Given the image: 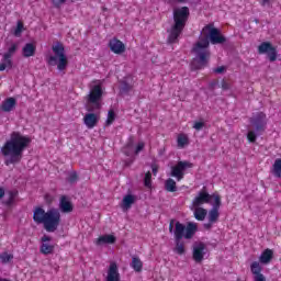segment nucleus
I'll return each instance as SVG.
<instances>
[{
    "label": "nucleus",
    "instance_id": "de8ad7c7",
    "mask_svg": "<svg viewBox=\"0 0 281 281\" xmlns=\"http://www.w3.org/2000/svg\"><path fill=\"white\" fill-rule=\"evenodd\" d=\"M4 195H5V191L2 188H0V199H3Z\"/></svg>",
    "mask_w": 281,
    "mask_h": 281
},
{
    "label": "nucleus",
    "instance_id": "c03bdc74",
    "mask_svg": "<svg viewBox=\"0 0 281 281\" xmlns=\"http://www.w3.org/2000/svg\"><path fill=\"white\" fill-rule=\"evenodd\" d=\"M128 150H133V145L132 144H130L125 147L124 153L127 154V155H131V151H128Z\"/></svg>",
    "mask_w": 281,
    "mask_h": 281
},
{
    "label": "nucleus",
    "instance_id": "7ed1b4c3",
    "mask_svg": "<svg viewBox=\"0 0 281 281\" xmlns=\"http://www.w3.org/2000/svg\"><path fill=\"white\" fill-rule=\"evenodd\" d=\"M89 89V93L85 97L86 110L89 113L83 116V124L87 128H95L98 122H100V114L93 113V111H100L102 109V95H104L102 81H92Z\"/></svg>",
    "mask_w": 281,
    "mask_h": 281
},
{
    "label": "nucleus",
    "instance_id": "e433bc0d",
    "mask_svg": "<svg viewBox=\"0 0 281 281\" xmlns=\"http://www.w3.org/2000/svg\"><path fill=\"white\" fill-rule=\"evenodd\" d=\"M256 137H257L256 132H254V131L248 132V134H247L248 142H251V143L256 142Z\"/></svg>",
    "mask_w": 281,
    "mask_h": 281
},
{
    "label": "nucleus",
    "instance_id": "2eb2a0df",
    "mask_svg": "<svg viewBox=\"0 0 281 281\" xmlns=\"http://www.w3.org/2000/svg\"><path fill=\"white\" fill-rule=\"evenodd\" d=\"M252 125L255 126L256 131H265L267 126V114L260 112L252 121Z\"/></svg>",
    "mask_w": 281,
    "mask_h": 281
},
{
    "label": "nucleus",
    "instance_id": "412c9836",
    "mask_svg": "<svg viewBox=\"0 0 281 281\" xmlns=\"http://www.w3.org/2000/svg\"><path fill=\"white\" fill-rule=\"evenodd\" d=\"M115 240H117L114 235H102L95 239V245L102 247V245H114Z\"/></svg>",
    "mask_w": 281,
    "mask_h": 281
},
{
    "label": "nucleus",
    "instance_id": "aec40b11",
    "mask_svg": "<svg viewBox=\"0 0 281 281\" xmlns=\"http://www.w3.org/2000/svg\"><path fill=\"white\" fill-rule=\"evenodd\" d=\"M273 260V251L269 248L265 249L259 256V265H270Z\"/></svg>",
    "mask_w": 281,
    "mask_h": 281
},
{
    "label": "nucleus",
    "instance_id": "0eeeda50",
    "mask_svg": "<svg viewBox=\"0 0 281 281\" xmlns=\"http://www.w3.org/2000/svg\"><path fill=\"white\" fill-rule=\"evenodd\" d=\"M53 54L48 57V65L50 67H57L58 71H65L67 66L69 65V59L67 58V54H65V46L57 42L52 46Z\"/></svg>",
    "mask_w": 281,
    "mask_h": 281
},
{
    "label": "nucleus",
    "instance_id": "6e6552de",
    "mask_svg": "<svg viewBox=\"0 0 281 281\" xmlns=\"http://www.w3.org/2000/svg\"><path fill=\"white\" fill-rule=\"evenodd\" d=\"M194 168V165L190 161H179L177 165L171 167V177H175L177 181H181L186 177V171Z\"/></svg>",
    "mask_w": 281,
    "mask_h": 281
},
{
    "label": "nucleus",
    "instance_id": "ea45409f",
    "mask_svg": "<svg viewBox=\"0 0 281 281\" xmlns=\"http://www.w3.org/2000/svg\"><path fill=\"white\" fill-rule=\"evenodd\" d=\"M55 8H60V5H63V3H67V0H54L53 1Z\"/></svg>",
    "mask_w": 281,
    "mask_h": 281
},
{
    "label": "nucleus",
    "instance_id": "603ef678",
    "mask_svg": "<svg viewBox=\"0 0 281 281\" xmlns=\"http://www.w3.org/2000/svg\"><path fill=\"white\" fill-rule=\"evenodd\" d=\"M170 232H172V224H170Z\"/></svg>",
    "mask_w": 281,
    "mask_h": 281
},
{
    "label": "nucleus",
    "instance_id": "4be33fe9",
    "mask_svg": "<svg viewBox=\"0 0 281 281\" xmlns=\"http://www.w3.org/2000/svg\"><path fill=\"white\" fill-rule=\"evenodd\" d=\"M22 54L24 58H32L36 54V45L32 43L25 44V46L22 48Z\"/></svg>",
    "mask_w": 281,
    "mask_h": 281
},
{
    "label": "nucleus",
    "instance_id": "cd10ccee",
    "mask_svg": "<svg viewBox=\"0 0 281 281\" xmlns=\"http://www.w3.org/2000/svg\"><path fill=\"white\" fill-rule=\"evenodd\" d=\"M272 175L281 179V158H277L272 165Z\"/></svg>",
    "mask_w": 281,
    "mask_h": 281
},
{
    "label": "nucleus",
    "instance_id": "79ce46f5",
    "mask_svg": "<svg viewBox=\"0 0 281 281\" xmlns=\"http://www.w3.org/2000/svg\"><path fill=\"white\" fill-rule=\"evenodd\" d=\"M14 196H16V192H9V204L12 203V201H14Z\"/></svg>",
    "mask_w": 281,
    "mask_h": 281
},
{
    "label": "nucleus",
    "instance_id": "39448f33",
    "mask_svg": "<svg viewBox=\"0 0 281 281\" xmlns=\"http://www.w3.org/2000/svg\"><path fill=\"white\" fill-rule=\"evenodd\" d=\"M199 229V226L194 222H189L186 225L181 224L180 222L176 223V229H175V238H176V248L175 252L179 256H183L186 254V246L180 243L181 238H186L187 240H190V238H193L196 234V231Z\"/></svg>",
    "mask_w": 281,
    "mask_h": 281
},
{
    "label": "nucleus",
    "instance_id": "9d476101",
    "mask_svg": "<svg viewBox=\"0 0 281 281\" xmlns=\"http://www.w3.org/2000/svg\"><path fill=\"white\" fill-rule=\"evenodd\" d=\"M105 281H122L120 268L115 261H111L106 270Z\"/></svg>",
    "mask_w": 281,
    "mask_h": 281
},
{
    "label": "nucleus",
    "instance_id": "8fccbe9b",
    "mask_svg": "<svg viewBox=\"0 0 281 281\" xmlns=\"http://www.w3.org/2000/svg\"><path fill=\"white\" fill-rule=\"evenodd\" d=\"M265 3H269V0H262L263 5H265Z\"/></svg>",
    "mask_w": 281,
    "mask_h": 281
},
{
    "label": "nucleus",
    "instance_id": "393cba45",
    "mask_svg": "<svg viewBox=\"0 0 281 281\" xmlns=\"http://www.w3.org/2000/svg\"><path fill=\"white\" fill-rule=\"evenodd\" d=\"M12 68V57L8 55H2V59L0 61V71H9Z\"/></svg>",
    "mask_w": 281,
    "mask_h": 281
},
{
    "label": "nucleus",
    "instance_id": "f8f14e48",
    "mask_svg": "<svg viewBox=\"0 0 281 281\" xmlns=\"http://www.w3.org/2000/svg\"><path fill=\"white\" fill-rule=\"evenodd\" d=\"M250 271L252 273L254 281H267V277L262 274V266L258 261H254L250 265Z\"/></svg>",
    "mask_w": 281,
    "mask_h": 281
},
{
    "label": "nucleus",
    "instance_id": "c756f323",
    "mask_svg": "<svg viewBox=\"0 0 281 281\" xmlns=\"http://www.w3.org/2000/svg\"><path fill=\"white\" fill-rule=\"evenodd\" d=\"M167 192H177V182L173 179H168L165 183Z\"/></svg>",
    "mask_w": 281,
    "mask_h": 281
},
{
    "label": "nucleus",
    "instance_id": "4468645a",
    "mask_svg": "<svg viewBox=\"0 0 281 281\" xmlns=\"http://www.w3.org/2000/svg\"><path fill=\"white\" fill-rule=\"evenodd\" d=\"M109 47L113 54H124V52H126V46L117 38H112L109 43Z\"/></svg>",
    "mask_w": 281,
    "mask_h": 281
},
{
    "label": "nucleus",
    "instance_id": "a878e982",
    "mask_svg": "<svg viewBox=\"0 0 281 281\" xmlns=\"http://www.w3.org/2000/svg\"><path fill=\"white\" fill-rule=\"evenodd\" d=\"M209 204L212 207L221 209V195L218 193L210 194Z\"/></svg>",
    "mask_w": 281,
    "mask_h": 281
},
{
    "label": "nucleus",
    "instance_id": "a18cd8bd",
    "mask_svg": "<svg viewBox=\"0 0 281 281\" xmlns=\"http://www.w3.org/2000/svg\"><path fill=\"white\" fill-rule=\"evenodd\" d=\"M45 201H46V203H52V201H54V196H52L49 194H46L45 195Z\"/></svg>",
    "mask_w": 281,
    "mask_h": 281
},
{
    "label": "nucleus",
    "instance_id": "72a5a7b5",
    "mask_svg": "<svg viewBox=\"0 0 281 281\" xmlns=\"http://www.w3.org/2000/svg\"><path fill=\"white\" fill-rule=\"evenodd\" d=\"M16 52V44H12L7 53H4V56H9V58H12L14 56V53Z\"/></svg>",
    "mask_w": 281,
    "mask_h": 281
},
{
    "label": "nucleus",
    "instance_id": "f3484780",
    "mask_svg": "<svg viewBox=\"0 0 281 281\" xmlns=\"http://www.w3.org/2000/svg\"><path fill=\"white\" fill-rule=\"evenodd\" d=\"M52 237L44 235L42 237V246H41V252L45 256L52 254L54 251V245L50 244Z\"/></svg>",
    "mask_w": 281,
    "mask_h": 281
},
{
    "label": "nucleus",
    "instance_id": "2f4dec72",
    "mask_svg": "<svg viewBox=\"0 0 281 281\" xmlns=\"http://www.w3.org/2000/svg\"><path fill=\"white\" fill-rule=\"evenodd\" d=\"M115 117H117V115L115 114V111L109 110L106 121H105L106 126H111V124L115 122Z\"/></svg>",
    "mask_w": 281,
    "mask_h": 281
},
{
    "label": "nucleus",
    "instance_id": "b1692460",
    "mask_svg": "<svg viewBox=\"0 0 281 281\" xmlns=\"http://www.w3.org/2000/svg\"><path fill=\"white\" fill-rule=\"evenodd\" d=\"M192 210L196 221H205V216H207V210L201 206H192Z\"/></svg>",
    "mask_w": 281,
    "mask_h": 281
},
{
    "label": "nucleus",
    "instance_id": "f257e3e1",
    "mask_svg": "<svg viewBox=\"0 0 281 281\" xmlns=\"http://www.w3.org/2000/svg\"><path fill=\"white\" fill-rule=\"evenodd\" d=\"M210 42L212 45H218L225 43V37L221 35L218 29L207 25L203 27L200 40L193 47V54L195 56L192 61L193 69H201V67L207 65V60H210Z\"/></svg>",
    "mask_w": 281,
    "mask_h": 281
},
{
    "label": "nucleus",
    "instance_id": "bb28decb",
    "mask_svg": "<svg viewBox=\"0 0 281 281\" xmlns=\"http://www.w3.org/2000/svg\"><path fill=\"white\" fill-rule=\"evenodd\" d=\"M131 267H132V269H134V271L139 273L142 271V269L144 268V263L142 262V259H139L138 257H133Z\"/></svg>",
    "mask_w": 281,
    "mask_h": 281
},
{
    "label": "nucleus",
    "instance_id": "864d4df0",
    "mask_svg": "<svg viewBox=\"0 0 281 281\" xmlns=\"http://www.w3.org/2000/svg\"><path fill=\"white\" fill-rule=\"evenodd\" d=\"M170 3H172V1H175V0H168Z\"/></svg>",
    "mask_w": 281,
    "mask_h": 281
},
{
    "label": "nucleus",
    "instance_id": "f03ea898",
    "mask_svg": "<svg viewBox=\"0 0 281 281\" xmlns=\"http://www.w3.org/2000/svg\"><path fill=\"white\" fill-rule=\"evenodd\" d=\"M30 144H32L30 136L23 135L20 132H12L1 147L5 166L19 164L23 159V153L30 148Z\"/></svg>",
    "mask_w": 281,
    "mask_h": 281
},
{
    "label": "nucleus",
    "instance_id": "423d86ee",
    "mask_svg": "<svg viewBox=\"0 0 281 281\" xmlns=\"http://www.w3.org/2000/svg\"><path fill=\"white\" fill-rule=\"evenodd\" d=\"M188 16H190V9H188V7H181L173 10V26L169 33V43L177 42V38H179L183 32V27H186Z\"/></svg>",
    "mask_w": 281,
    "mask_h": 281
},
{
    "label": "nucleus",
    "instance_id": "dca6fc26",
    "mask_svg": "<svg viewBox=\"0 0 281 281\" xmlns=\"http://www.w3.org/2000/svg\"><path fill=\"white\" fill-rule=\"evenodd\" d=\"M59 210L63 214H69L74 212V204L69 201V198L63 195L59 200Z\"/></svg>",
    "mask_w": 281,
    "mask_h": 281
},
{
    "label": "nucleus",
    "instance_id": "a19ab883",
    "mask_svg": "<svg viewBox=\"0 0 281 281\" xmlns=\"http://www.w3.org/2000/svg\"><path fill=\"white\" fill-rule=\"evenodd\" d=\"M77 179H78V175L76 172L70 173V177H69L70 183H75Z\"/></svg>",
    "mask_w": 281,
    "mask_h": 281
},
{
    "label": "nucleus",
    "instance_id": "a211bd4d",
    "mask_svg": "<svg viewBox=\"0 0 281 281\" xmlns=\"http://www.w3.org/2000/svg\"><path fill=\"white\" fill-rule=\"evenodd\" d=\"M135 201H137V198L133 194H126L123 196V200L121 202V209L123 212H128L131 207H133Z\"/></svg>",
    "mask_w": 281,
    "mask_h": 281
},
{
    "label": "nucleus",
    "instance_id": "1a4fd4ad",
    "mask_svg": "<svg viewBox=\"0 0 281 281\" xmlns=\"http://www.w3.org/2000/svg\"><path fill=\"white\" fill-rule=\"evenodd\" d=\"M259 54H267L268 58L271 63H274V60L278 59V52L276 50V47L271 45L269 42H263L258 46Z\"/></svg>",
    "mask_w": 281,
    "mask_h": 281
},
{
    "label": "nucleus",
    "instance_id": "ddd939ff",
    "mask_svg": "<svg viewBox=\"0 0 281 281\" xmlns=\"http://www.w3.org/2000/svg\"><path fill=\"white\" fill-rule=\"evenodd\" d=\"M210 201V193L206 191H201L196 194V196L192 201V207H201V205H205Z\"/></svg>",
    "mask_w": 281,
    "mask_h": 281
},
{
    "label": "nucleus",
    "instance_id": "7c9ffc66",
    "mask_svg": "<svg viewBox=\"0 0 281 281\" xmlns=\"http://www.w3.org/2000/svg\"><path fill=\"white\" fill-rule=\"evenodd\" d=\"M13 259H14V255L10 252H2L0 255V260L3 265H8V262H12Z\"/></svg>",
    "mask_w": 281,
    "mask_h": 281
},
{
    "label": "nucleus",
    "instance_id": "5701e85b",
    "mask_svg": "<svg viewBox=\"0 0 281 281\" xmlns=\"http://www.w3.org/2000/svg\"><path fill=\"white\" fill-rule=\"evenodd\" d=\"M177 146L178 148H186L190 146V137L186 133H180L177 136Z\"/></svg>",
    "mask_w": 281,
    "mask_h": 281
},
{
    "label": "nucleus",
    "instance_id": "473e14b6",
    "mask_svg": "<svg viewBox=\"0 0 281 281\" xmlns=\"http://www.w3.org/2000/svg\"><path fill=\"white\" fill-rule=\"evenodd\" d=\"M23 30H24L23 22L19 21L18 25L14 30V36H16V37L21 36V34H23Z\"/></svg>",
    "mask_w": 281,
    "mask_h": 281
},
{
    "label": "nucleus",
    "instance_id": "f704fd0d",
    "mask_svg": "<svg viewBox=\"0 0 281 281\" xmlns=\"http://www.w3.org/2000/svg\"><path fill=\"white\" fill-rule=\"evenodd\" d=\"M153 175L150 173V171H148L146 175H145V186L146 188H150L151 186V182H150V179H151Z\"/></svg>",
    "mask_w": 281,
    "mask_h": 281
},
{
    "label": "nucleus",
    "instance_id": "c85d7f7f",
    "mask_svg": "<svg viewBox=\"0 0 281 281\" xmlns=\"http://www.w3.org/2000/svg\"><path fill=\"white\" fill-rule=\"evenodd\" d=\"M218 210L220 209L213 207L209 212L207 218H209L210 223H216L218 221V216H220Z\"/></svg>",
    "mask_w": 281,
    "mask_h": 281
},
{
    "label": "nucleus",
    "instance_id": "20e7f679",
    "mask_svg": "<svg viewBox=\"0 0 281 281\" xmlns=\"http://www.w3.org/2000/svg\"><path fill=\"white\" fill-rule=\"evenodd\" d=\"M33 221L37 225H43L46 232L54 233L60 227V210L49 209L44 211L43 207L37 206L33 211Z\"/></svg>",
    "mask_w": 281,
    "mask_h": 281
},
{
    "label": "nucleus",
    "instance_id": "09e8293b",
    "mask_svg": "<svg viewBox=\"0 0 281 281\" xmlns=\"http://www.w3.org/2000/svg\"><path fill=\"white\" fill-rule=\"evenodd\" d=\"M151 170H153V172L156 175V173H157V171H158L157 166H153V167H151Z\"/></svg>",
    "mask_w": 281,
    "mask_h": 281
},
{
    "label": "nucleus",
    "instance_id": "6ab92c4d",
    "mask_svg": "<svg viewBox=\"0 0 281 281\" xmlns=\"http://www.w3.org/2000/svg\"><path fill=\"white\" fill-rule=\"evenodd\" d=\"M15 108L16 99L10 97L2 102L0 111H3L4 113H10L11 111H14Z\"/></svg>",
    "mask_w": 281,
    "mask_h": 281
},
{
    "label": "nucleus",
    "instance_id": "3c124183",
    "mask_svg": "<svg viewBox=\"0 0 281 281\" xmlns=\"http://www.w3.org/2000/svg\"><path fill=\"white\" fill-rule=\"evenodd\" d=\"M178 3H184L186 0H177Z\"/></svg>",
    "mask_w": 281,
    "mask_h": 281
},
{
    "label": "nucleus",
    "instance_id": "37998d69",
    "mask_svg": "<svg viewBox=\"0 0 281 281\" xmlns=\"http://www.w3.org/2000/svg\"><path fill=\"white\" fill-rule=\"evenodd\" d=\"M215 74H223L225 71V66H220L214 69Z\"/></svg>",
    "mask_w": 281,
    "mask_h": 281
},
{
    "label": "nucleus",
    "instance_id": "4c0bfd02",
    "mask_svg": "<svg viewBox=\"0 0 281 281\" xmlns=\"http://www.w3.org/2000/svg\"><path fill=\"white\" fill-rule=\"evenodd\" d=\"M145 146H146V144H144V142L138 143L136 146V149H135V155H139V153H142V150H144Z\"/></svg>",
    "mask_w": 281,
    "mask_h": 281
},
{
    "label": "nucleus",
    "instance_id": "c9c22d12",
    "mask_svg": "<svg viewBox=\"0 0 281 281\" xmlns=\"http://www.w3.org/2000/svg\"><path fill=\"white\" fill-rule=\"evenodd\" d=\"M204 126H205V123H204L203 121H199V122H195V123L193 124V128H194L195 131H201Z\"/></svg>",
    "mask_w": 281,
    "mask_h": 281
},
{
    "label": "nucleus",
    "instance_id": "9b49d317",
    "mask_svg": "<svg viewBox=\"0 0 281 281\" xmlns=\"http://www.w3.org/2000/svg\"><path fill=\"white\" fill-rule=\"evenodd\" d=\"M205 254H207V248H205V244L196 243L193 246V260L196 262H203V258H205Z\"/></svg>",
    "mask_w": 281,
    "mask_h": 281
},
{
    "label": "nucleus",
    "instance_id": "58836bf2",
    "mask_svg": "<svg viewBox=\"0 0 281 281\" xmlns=\"http://www.w3.org/2000/svg\"><path fill=\"white\" fill-rule=\"evenodd\" d=\"M222 89H223L224 91H229V89H232V83L228 82V81L223 80V81H222Z\"/></svg>",
    "mask_w": 281,
    "mask_h": 281
},
{
    "label": "nucleus",
    "instance_id": "49530a36",
    "mask_svg": "<svg viewBox=\"0 0 281 281\" xmlns=\"http://www.w3.org/2000/svg\"><path fill=\"white\" fill-rule=\"evenodd\" d=\"M212 225H214V223H212V222L209 221V223H205V224H204V228H205V229H212Z\"/></svg>",
    "mask_w": 281,
    "mask_h": 281
}]
</instances>
